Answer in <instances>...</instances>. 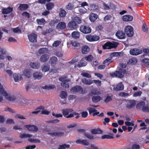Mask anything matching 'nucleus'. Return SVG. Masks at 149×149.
I'll list each match as a JSON object with an SVG mask.
<instances>
[{"label": "nucleus", "instance_id": "obj_12", "mask_svg": "<svg viewBox=\"0 0 149 149\" xmlns=\"http://www.w3.org/2000/svg\"><path fill=\"white\" fill-rule=\"evenodd\" d=\"M86 39L89 41H94L98 40L100 38L96 35L92 36L89 35L86 36Z\"/></svg>", "mask_w": 149, "mask_h": 149}, {"label": "nucleus", "instance_id": "obj_33", "mask_svg": "<svg viewBox=\"0 0 149 149\" xmlns=\"http://www.w3.org/2000/svg\"><path fill=\"white\" fill-rule=\"evenodd\" d=\"M90 49L89 47L86 45L84 46L82 48V52L83 54H87L89 51Z\"/></svg>", "mask_w": 149, "mask_h": 149}, {"label": "nucleus", "instance_id": "obj_22", "mask_svg": "<svg viewBox=\"0 0 149 149\" xmlns=\"http://www.w3.org/2000/svg\"><path fill=\"white\" fill-rule=\"evenodd\" d=\"M116 36L119 39H124L125 37V33L121 31H117L116 33Z\"/></svg>", "mask_w": 149, "mask_h": 149}, {"label": "nucleus", "instance_id": "obj_1", "mask_svg": "<svg viewBox=\"0 0 149 149\" xmlns=\"http://www.w3.org/2000/svg\"><path fill=\"white\" fill-rule=\"evenodd\" d=\"M16 100L15 95H11L9 91L0 83V102L6 101L13 102Z\"/></svg>", "mask_w": 149, "mask_h": 149}, {"label": "nucleus", "instance_id": "obj_48", "mask_svg": "<svg viewBox=\"0 0 149 149\" xmlns=\"http://www.w3.org/2000/svg\"><path fill=\"white\" fill-rule=\"evenodd\" d=\"M70 44L73 46L75 47H79L80 46V44L76 41H71Z\"/></svg>", "mask_w": 149, "mask_h": 149}, {"label": "nucleus", "instance_id": "obj_56", "mask_svg": "<svg viewBox=\"0 0 149 149\" xmlns=\"http://www.w3.org/2000/svg\"><path fill=\"white\" fill-rule=\"evenodd\" d=\"M93 83H94L98 87L100 86L101 84V81L98 80H93Z\"/></svg>", "mask_w": 149, "mask_h": 149}, {"label": "nucleus", "instance_id": "obj_39", "mask_svg": "<svg viewBox=\"0 0 149 149\" xmlns=\"http://www.w3.org/2000/svg\"><path fill=\"white\" fill-rule=\"evenodd\" d=\"M15 97L16 96H15ZM16 97V100L13 102H14L15 103H19L22 105L23 103H24L25 101L24 99H17Z\"/></svg>", "mask_w": 149, "mask_h": 149}, {"label": "nucleus", "instance_id": "obj_34", "mask_svg": "<svg viewBox=\"0 0 149 149\" xmlns=\"http://www.w3.org/2000/svg\"><path fill=\"white\" fill-rule=\"evenodd\" d=\"M102 98L99 96H94L92 97V101L95 103L97 102L102 100Z\"/></svg>", "mask_w": 149, "mask_h": 149}, {"label": "nucleus", "instance_id": "obj_4", "mask_svg": "<svg viewBox=\"0 0 149 149\" xmlns=\"http://www.w3.org/2000/svg\"><path fill=\"white\" fill-rule=\"evenodd\" d=\"M124 31L127 36L129 37H131L134 35L133 28L131 26H126L124 28Z\"/></svg>", "mask_w": 149, "mask_h": 149}, {"label": "nucleus", "instance_id": "obj_24", "mask_svg": "<svg viewBox=\"0 0 149 149\" xmlns=\"http://www.w3.org/2000/svg\"><path fill=\"white\" fill-rule=\"evenodd\" d=\"M122 19L125 22L131 21L132 20L133 17L129 15H126L123 16Z\"/></svg>", "mask_w": 149, "mask_h": 149}, {"label": "nucleus", "instance_id": "obj_58", "mask_svg": "<svg viewBox=\"0 0 149 149\" xmlns=\"http://www.w3.org/2000/svg\"><path fill=\"white\" fill-rule=\"evenodd\" d=\"M125 125L129 127L130 126H133L134 125V121H132L131 122L129 121H126L125 122Z\"/></svg>", "mask_w": 149, "mask_h": 149}, {"label": "nucleus", "instance_id": "obj_2", "mask_svg": "<svg viewBox=\"0 0 149 149\" xmlns=\"http://www.w3.org/2000/svg\"><path fill=\"white\" fill-rule=\"evenodd\" d=\"M136 108L145 112H149V105L146 104L144 101H141L136 105Z\"/></svg>", "mask_w": 149, "mask_h": 149}, {"label": "nucleus", "instance_id": "obj_43", "mask_svg": "<svg viewBox=\"0 0 149 149\" xmlns=\"http://www.w3.org/2000/svg\"><path fill=\"white\" fill-rule=\"evenodd\" d=\"M55 87L54 85H45L42 87V88L46 90H49L54 88Z\"/></svg>", "mask_w": 149, "mask_h": 149}, {"label": "nucleus", "instance_id": "obj_9", "mask_svg": "<svg viewBox=\"0 0 149 149\" xmlns=\"http://www.w3.org/2000/svg\"><path fill=\"white\" fill-rule=\"evenodd\" d=\"M70 91L72 92H79L82 94L86 93L85 92L83 91L82 88L79 86H76L72 87L70 90Z\"/></svg>", "mask_w": 149, "mask_h": 149}, {"label": "nucleus", "instance_id": "obj_57", "mask_svg": "<svg viewBox=\"0 0 149 149\" xmlns=\"http://www.w3.org/2000/svg\"><path fill=\"white\" fill-rule=\"evenodd\" d=\"M113 138V137L112 135H105L102 136V139H112Z\"/></svg>", "mask_w": 149, "mask_h": 149}, {"label": "nucleus", "instance_id": "obj_50", "mask_svg": "<svg viewBox=\"0 0 149 149\" xmlns=\"http://www.w3.org/2000/svg\"><path fill=\"white\" fill-rule=\"evenodd\" d=\"M92 93L94 95H99L100 94V92L97 90L96 88H94L91 90Z\"/></svg>", "mask_w": 149, "mask_h": 149}, {"label": "nucleus", "instance_id": "obj_62", "mask_svg": "<svg viewBox=\"0 0 149 149\" xmlns=\"http://www.w3.org/2000/svg\"><path fill=\"white\" fill-rule=\"evenodd\" d=\"M66 8L68 10H72L74 8V6L73 4L69 3L66 6Z\"/></svg>", "mask_w": 149, "mask_h": 149}, {"label": "nucleus", "instance_id": "obj_26", "mask_svg": "<svg viewBox=\"0 0 149 149\" xmlns=\"http://www.w3.org/2000/svg\"><path fill=\"white\" fill-rule=\"evenodd\" d=\"M98 17V16L97 14L92 13L90 15L89 19L91 22H93L97 19Z\"/></svg>", "mask_w": 149, "mask_h": 149}, {"label": "nucleus", "instance_id": "obj_46", "mask_svg": "<svg viewBox=\"0 0 149 149\" xmlns=\"http://www.w3.org/2000/svg\"><path fill=\"white\" fill-rule=\"evenodd\" d=\"M112 95L111 94L107 95L106 99L104 100V102L106 103H107L111 100Z\"/></svg>", "mask_w": 149, "mask_h": 149}, {"label": "nucleus", "instance_id": "obj_53", "mask_svg": "<svg viewBox=\"0 0 149 149\" xmlns=\"http://www.w3.org/2000/svg\"><path fill=\"white\" fill-rule=\"evenodd\" d=\"M70 146V145L69 144H63L59 146L58 149H66V148H69Z\"/></svg>", "mask_w": 149, "mask_h": 149}, {"label": "nucleus", "instance_id": "obj_10", "mask_svg": "<svg viewBox=\"0 0 149 149\" xmlns=\"http://www.w3.org/2000/svg\"><path fill=\"white\" fill-rule=\"evenodd\" d=\"M80 31L84 33H88L91 31V28L88 26H82L80 28Z\"/></svg>", "mask_w": 149, "mask_h": 149}, {"label": "nucleus", "instance_id": "obj_31", "mask_svg": "<svg viewBox=\"0 0 149 149\" xmlns=\"http://www.w3.org/2000/svg\"><path fill=\"white\" fill-rule=\"evenodd\" d=\"M71 35L72 37L76 39L79 38L80 36V33L78 31H73Z\"/></svg>", "mask_w": 149, "mask_h": 149}, {"label": "nucleus", "instance_id": "obj_6", "mask_svg": "<svg viewBox=\"0 0 149 149\" xmlns=\"http://www.w3.org/2000/svg\"><path fill=\"white\" fill-rule=\"evenodd\" d=\"M59 80L62 82L61 85V86L65 88H68L69 84L68 82L70 81L69 79L64 77H61L59 78Z\"/></svg>", "mask_w": 149, "mask_h": 149}, {"label": "nucleus", "instance_id": "obj_15", "mask_svg": "<svg viewBox=\"0 0 149 149\" xmlns=\"http://www.w3.org/2000/svg\"><path fill=\"white\" fill-rule=\"evenodd\" d=\"M28 39L30 42H37V36L35 33H31L28 36Z\"/></svg>", "mask_w": 149, "mask_h": 149}, {"label": "nucleus", "instance_id": "obj_44", "mask_svg": "<svg viewBox=\"0 0 149 149\" xmlns=\"http://www.w3.org/2000/svg\"><path fill=\"white\" fill-rule=\"evenodd\" d=\"M91 10H98V6L95 3H93L90 5Z\"/></svg>", "mask_w": 149, "mask_h": 149}, {"label": "nucleus", "instance_id": "obj_18", "mask_svg": "<svg viewBox=\"0 0 149 149\" xmlns=\"http://www.w3.org/2000/svg\"><path fill=\"white\" fill-rule=\"evenodd\" d=\"M126 72L124 69H122L119 71H116V77L122 78Z\"/></svg>", "mask_w": 149, "mask_h": 149}, {"label": "nucleus", "instance_id": "obj_49", "mask_svg": "<svg viewBox=\"0 0 149 149\" xmlns=\"http://www.w3.org/2000/svg\"><path fill=\"white\" fill-rule=\"evenodd\" d=\"M67 93L65 91H62L60 94V97L62 99L66 98L67 96Z\"/></svg>", "mask_w": 149, "mask_h": 149}, {"label": "nucleus", "instance_id": "obj_11", "mask_svg": "<svg viewBox=\"0 0 149 149\" xmlns=\"http://www.w3.org/2000/svg\"><path fill=\"white\" fill-rule=\"evenodd\" d=\"M39 109H41L42 110V111H41V113L42 114L48 115L49 113V112L48 111L46 110H44V107L40 106L39 107L38 109H37L36 111L32 112V113L33 114H37L38 113L40 112L41 111L39 110Z\"/></svg>", "mask_w": 149, "mask_h": 149}, {"label": "nucleus", "instance_id": "obj_27", "mask_svg": "<svg viewBox=\"0 0 149 149\" xmlns=\"http://www.w3.org/2000/svg\"><path fill=\"white\" fill-rule=\"evenodd\" d=\"M49 58L48 55L44 54L42 55L40 58V61L42 62H45L48 60Z\"/></svg>", "mask_w": 149, "mask_h": 149}, {"label": "nucleus", "instance_id": "obj_51", "mask_svg": "<svg viewBox=\"0 0 149 149\" xmlns=\"http://www.w3.org/2000/svg\"><path fill=\"white\" fill-rule=\"evenodd\" d=\"M91 132L93 134H96L100 133L101 132L100 129H94L91 130Z\"/></svg>", "mask_w": 149, "mask_h": 149}, {"label": "nucleus", "instance_id": "obj_13", "mask_svg": "<svg viewBox=\"0 0 149 149\" xmlns=\"http://www.w3.org/2000/svg\"><path fill=\"white\" fill-rule=\"evenodd\" d=\"M142 52L141 49L134 48L130 50V53L132 55H137L141 54Z\"/></svg>", "mask_w": 149, "mask_h": 149}, {"label": "nucleus", "instance_id": "obj_41", "mask_svg": "<svg viewBox=\"0 0 149 149\" xmlns=\"http://www.w3.org/2000/svg\"><path fill=\"white\" fill-rule=\"evenodd\" d=\"M137 59L135 57L131 58L129 60V63L132 65L135 64L137 62Z\"/></svg>", "mask_w": 149, "mask_h": 149}, {"label": "nucleus", "instance_id": "obj_38", "mask_svg": "<svg viewBox=\"0 0 149 149\" xmlns=\"http://www.w3.org/2000/svg\"><path fill=\"white\" fill-rule=\"evenodd\" d=\"M13 11V9L11 8H7L3 9L2 13L4 14H8Z\"/></svg>", "mask_w": 149, "mask_h": 149}, {"label": "nucleus", "instance_id": "obj_40", "mask_svg": "<svg viewBox=\"0 0 149 149\" xmlns=\"http://www.w3.org/2000/svg\"><path fill=\"white\" fill-rule=\"evenodd\" d=\"M47 9L48 10H51L54 7V5L53 3L50 2L46 4Z\"/></svg>", "mask_w": 149, "mask_h": 149}, {"label": "nucleus", "instance_id": "obj_61", "mask_svg": "<svg viewBox=\"0 0 149 149\" xmlns=\"http://www.w3.org/2000/svg\"><path fill=\"white\" fill-rule=\"evenodd\" d=\"M5 111H9L12 113H15V111L12 109L8 107H6L5 108Z\"/></svg>", "mask_w": 149, "mask_h": 149}, {"label": "nucleus", "instance_id": "obj_30", "mask_svg": "<svg viewBox=\"0 0 149 149\" xmlns=\"http://www.w3.org/2000/svg\"><path fill=\"white\" fill-rule=\"evenodd\" d=\"M84 58H83L80 61L79 63H78V65L79 67L85 66L87 64V62L85 61Z\"/></svg>", "mask_w": 149, "mask_h": 149}, {"label": "nucleus", "instance_id": "obj_16", "mask_svg": "<svg viewBox=\"0 0 149 149\" xmlns=\"http://www.w3.org/2000/svg\"><path fill=\"white\" fill-rule=\"evenodd\" d=\"M24 127L29 131H30L37 132L38 130V127L35 125H25L24 126Z\"/></svg>", "mask_w": 149, "mask_h": 149}, {"label": "nucleus", "instance_id": "obj_8", "mask_svg": "<svg viewBox=\"0 0 149 149\" xmlns=\"http://www.w3.org/2000/svg\"><path fill=\"white\" fill-rule=\"evenodd\" d=\"M23 74L27 78H30L32 76V70L30 68H25L22 71Z\"/></svg>", "mask_w": 149, "mask_h": 149}, {"label": "nucleus", "instance_id": "obj_42", "mask_svg": "<svg viewBox=\"0 0 149 149\" xmlns=\"http://www.w3.org/2000/svg\"><path fill=\"white\" fill-rule=\"evenodd\" d=\"M79 11L81 14H84L87 13V10L84 7L79 8L78 9Z\"/></svg>", "mask_w": 149, "mask_h": 149}, {"label": "nucleus", "instance_id": "obj_19", "mask_svg": "<svg viewBox=\"0 0 149 149\" xmlns=\"http://www.w3.org/2000/svg\"><path fill=\"white\" fill-rule=\"evenodd\" d=\"M13 78L16 82H19L22 79L21 74L16 73H15L13 74Z\"/></svg>", "mask_w": 149, "mask_h": 149}, {"label": "nucleus", "instance_id": "obj_63", "mask_svg": "<svg viewBox=\"0 0 149 149\" xmlns=\"http://www.w3.org/2000/svg\"><path fill=\"white\" fill-rule=\"evenodd\" d=\"M142 62L146 65H149V59L145 58L142 60Z\"/></svg>", "mask_w": 149, "mask_h": 149}, {"label": "nucleus", "instance_id": "obj_21", "mask_svg": "<svg viewBox=\"0 0 149 149\" xmlns=\"http://www.w3.org/2000/svg\"><path fill=\"white\" fill-rule=\"evenodd\" d=\"M66 25L64 22H61L58 24L56 26L57 29H63L65 28Z\"/></svg>", "mask_w": 149, "mask_h": 149}, {"label": "nucleus", "instance_id": "obj_60", "mask_svg": "<svg viewBox=\"0 0 149 149\" xmlns=\"http://www.w3.org/2000/svg\"><path fill=\"white\" fill-rule=\"evenodd\" d=\"M81 75L84 77H85L88 78H90L91 77V75L89 74L86 72H83L81 74Z\"/></svg>", "mask_w": 149, "mask_h": 149}, {"label": "nucleus", "instance_id": "obj_35", "mask_svg": "<svg viewBox=\"0 0 149 149\" xmlns=\"http://www.w3.org/2000/svg\"><path fill=\"white\" fill-rule=\"evenodd\" d=\"M66 14V11L62 8H60L59 9V14L61 17H64L65 16Z\"/></svg>", "mask_w": 149, "mask_h": 149}, {"label": "nucleus", "instance_id": "obj_52", "mask_svg": "<svg viewBox=\"0 0 149 149\" xmlns=\"http://www.w3.org/2000/svg\"><path fill=\"white\" fill-rule=\"evenodd\" d=\"M28 140L31 143H40V140L38 139H29Z\"/></svg>", "mask_w": 149, "mask_h": 149}, {"label": "nucleus", "instance_id": "obj_32", "mask_svg": "<svg viewBox=\"0 0 149 149\" xmlns=\"http://www.w3.org/2000/svg\"><path fill=\"white\" fill-rule=\"evenodd\" d=\"M81 81L83 83L88 85H90L93 83V80L86 79L85 78L82 79Z\"/></svg>", "mask_w": 149, "mask_h": 149}, {"label": "nucleus", "instance_id": "obj_28", "mask_svg": "<svg viewBox=\"0 0 149 149\" xmlns=\"http://www.w3.org/2000/svg\"><path fill=\"white\" fill-rule=\"evenodd\" d=\"M57 61L58 59L56 57L53 56L50 58L49 62L52 66H54L56 64Z\"/></svg>", "mask_w": 149, "mask_h": 149}, {"label": "nucleus", "instance_id": "obj_47", "mask_svg": "<svg viewBox=\"0 0 149 149\" xmlns=\"http://www.w3.org/2000/svg\"><path fill=\"white\" fill-rule=\"evenodd\" d=\"M84 58L86 60L89 62H92L94 58V57L91 55H88Z\"/></svg>", "mask_w": 149, "mask_h": 149}, {"label": "nucleus", "instance_id": "obj_59", "mask_svg": "<svg viewBox=\"0 0 149 149\" xmlns=\"http://www.w3.org/2000/svg\"><path fill=\"white\" fill-rule=\"evenodd\" d=\"M74 22H76L79 24H81V18L79 17H76L74 18Z\"/></svg>", "mask_w": 149, "mask_h": 149}, {"label": "nucleus", "instance_id": "obj_3", "mask_svg": "<svg viewBox=\"0 0 149 149\" xmlns=\"http://www.w3.org/2000/svg\"><path fill=\"white\" fill-rule=\"evenodd\" d=\"M62 111L63 115L67 118L72 117L74 116V115H75L77 114V113L76 112H74L72 113H70H70L73 111V110L72 109H63L62 110Z\"/></svg>", "mask_w": 149, "mask_h": 149}, {"label": "nucleus", "instance_id": "obj_5", "mask_svg": "<svg viewBox=\"0 0 149 149\" xmlns=\"http://www.w3.org/2000/svg\"><path fill=\"white\" fill-rule=\"evenodd\" d=\"M118 44V43L115 42H108L104 45L103 46V48L104 49H111L112 48H116L117 47Z\"/></svg>", "mask_w": 149, "mask_h": 149}, {"label": "nucleus", "instance_id": "obj_29", "mask_svg": "<svg viewBox=\"0 0 149 149\" xmlns=\"http://www.w3.org/2000/svg\"><path fill=\"white\" fill-rule=\"evenodd\" d=\"M68 26L70 29H75L78 27L77 25L74 21L70 22L68 24Z\"/></svg>", "mask_w": 149, "mask_h": 149}, {"label": "nucleus", "instance_id": "obj_36", "mask_svg": "<svg viewBox=\"0 0 149 149\" xmlns=\"http://www.w3.org/2000/svg\"><path fill=\"white\" fill-rule=\"evenodd\" d=\"M32 135L29 134H21L19 137L21 139H24L25 138H29L32 137Z\"/></svg>", "mask_w": 149, "mask_h": 149}, {"label": "nucleus", "instance_id": "obj_7", "mask_svg": "<svg viewBox=\"0 0 149 149\" xmlns=\"http://www.w3.org/2000/svg\"><path fill=\"white\" fill-rule=\"evenodd\" d=\"M88 110L89 111L90 114L93 113V116H95L96 115H97L98 116L102 117L104 116V114L103 113H101L99 115L100 113L97 111V110L95 108H88Z\"/></svg>", "mask_w": 149, "mask_h": 149}, {"label": "nucleus", "instance_id": "obj_45", "mask_svg": "<svg viewBox=\"0 0 149 149\" xmlns=\"http://www.w3.org/2000/svg\"><path fill=\"white\" fill-rule=\"evenodd\" d=\"M37 22L38 24L39 25H43L44 24L46 23L45 20L43 18L37 19Z\"/></svg>", "mask_w": 149, "mask_h": 149}, {"label": "nucleus", "instance_id": "obj_25", "mask_svg": "<svg viewBox=\"0 0 149 149\" xmlns=\"http://www.w3.org/2000/svg\"><path fill=\"white\" fill-rule=\"evenodd\" d=\"M29 65L31 68L34 69H38L40 67L39 64L36 62H31Z\"/></svg>", "mask_w": 149, "mask_h": 149}, {"label": "nucleus", "instance_id": "obj_23", "mask_svg": "<svg viewBox=\"0 0 149 149\" xmlns=\"http://www.w3.org/2000/svg\"><path fill=\"white\" fill-rule=\"evenodd\" d=\"M41 70L43 72L48 71L50 70V66L47 64H44L41 67Z\"/></svg>", "mask_w": 149, "mask_h": 149}, {"label": "nucleus", "instance_id": "obj_17", "mask_svg": "<svg viewBox=\"0 0 149 149\" xmlns=\"http://www.w3.org/2000/svg\"><path fill=\"white\" fill-rule=\"evenodd\" d=\"M32 75L35 79L38 80L41 79L42 76V73L38 71H36L34 72Z\"/></svg>", "mask_w": 149, "mask_h": 149}, {"label": "nucleus", "instance_id": "obj_14", "mask_svg": "<svg viewBox=\"0 0 149 149\" xmlns=\"http://www.w3.org/2000/svg\"><path fill=\"white\" fill-rule=\"evenodd\" d=\"M136 101L134 100L127 101L125 103L126 107L128 109H130L136 104Z\"/></svg>", "mask_w": 149, "mask_h": 149}, {"label": "nucleus", "instance_id": "obj_64", "mask_svg": "<svg viewBox=\"0 0 149 149\" xmlns=\"http://www.w3.org/2000/svg\"><path fill=\"white\" fill-rule=\"evenodd\" d=\"M140 148L139 145L137 144H134L132 146V149H139Z\"/></svg>", "mask_w": 149, "mask_h": 149}, {"label": "nucleus", "instance_id": "obj_54", "mask_svg": "<svg viewBox=\"0 0 149 149\" xmlns=\"http://www.w3.org/2000/svg\"><path fill=\"white\" fill-rule=\"evenodd\" d=\"M47 51L48 49L47 48H42L39 50L38 52L40 54H42L47 52Z\"/></svg>", "mask_w": 149, "mask_h": 149}, {"label": "nucleus", "instance_id": "obj_37", "mask_svg": "<svg viewBox=\"0 0 149 149\" xmlns=\"http://www.w3.org/2000/svg\"><path fill=\"white\" fill-rule=\"evenodd\" d=\"M28 8V6L26 4H21L19 6V8L21 10H25Z\"/></svg>", "mask_w": 149, "mask_h": 149}, {"label": "nucleus", "instance_id": "obj_55", "mask_svg": "<svg viewBox=\"0 0 149 149\" xmlns=\"http://www.w3.org/2000/svg\"><path fill=\"white\" fill-rule=\"evenodd\" d=\"M0 52L3 55L5 56L7 53V51L6 49L2 48L1 49H0Z\"/></svg>", "mask_w": 149, "mask_h": 149}, {"label": "nucleus", "instance_id": "obj_20", "mask_svg": "<svg viewBox=\"0 0 149 149\" xmlns=\"http://www.w3.org/2000/svg\"><path fill=\"white\" fill-rule=\"evenodd\" d=\"M124 86L121 83H119L116 86H114L113 88V90L116 91L122 90L124 89Z\"/></svg>", "mask_w": 149, "mask_h": 149}]
</instances>
